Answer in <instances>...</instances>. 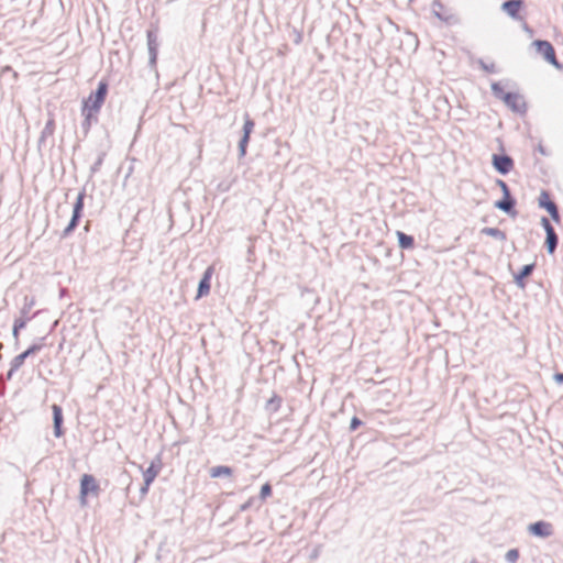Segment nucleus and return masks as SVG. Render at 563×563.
<instances>
[{
    "instance_id": "1",
    "label": "nucleus",
    "mask_w": 563,
    "mask_h": 563,
    "mask_svg": "<svg viewBox=\"0 0 563 563\" xmlns=\"http://www.w3.org/2000/svg\"><path fill=\"white\" fill-rule=\"evenodd\" d=\"M493 95L505 102V104L516 113L523 114L527 112V103L525 98L518 92H505L500 82H493Z\"/></svg>"
},
{
    "instance_id": "2",
    "label": "nucleus",
    "mask_w": 563,
    "mask_h": 563,
    "mask_svg": "<svg viewBox=\"0 0 563 563\" xmlns=\"http://www.w3.org/2000/svg\"><path fill=\"white\" fill-rule=\"evenodd\" d=\"M109 85L106 80L98 82L97 89L92 91L88 98L82 100L81 110L99 115V112L106 101Z\"/></svg>"
},
{
    "instance_id": "3",
    "label": "nucleus",
    "mask_w": 563,
    "mask_h": 563,
    "mask_svg": "<svg viewBox=\"0 0 563 563\" xmlns=\"http://www.w3.org/2000/svg\"><path fill=\"white\" fill-rule=\"evenodd\" d=\"M85 198H86V189L84 188L77 195L76 201L73 206V213L68 225L64 229L62 233V238L69 236L78 227L80 219L82 217V211L85 207Z\"/></svg>"
},
{
    "instance_id": "4",
    "label": "nucleus",
    "mask_w": 563,
    "mask_h": 563,
    "mask_svg": "<svg viewBox=\"0 0 563 563\" xmlns=\"http://www.w3.org/2000/svg\"><path fill=\"white\" fill-rule=\"evenodd\" d=\"M532 45L536 47L538 54L542 55L543 58L554 66L556 69H563V65L558 60L556 53L553 45L547 40H534Z\"/></svg>"
},
{
    "instance_id": "5",
    "label": "nucleus",
    "mask_w": 563,
    "mask_h": 563,
    "mask_svg": "<svg viewBox=\"0 0 563 563\" xmlns=\"http://www.w3.org/2000/svg\"><path fill=\"white\" fill-rule=\"evenodd\" d=\"M255 122L247 112L244 113L243 134L239 142V156L244 157L246 155L247 145L252 132L254 131Z\"/></svg>"
},
{
    "instance_id": "6",
    "label": "nucleus",
    "mask_w": 563,
    "mask_h": 563,
    "mask_svg": "<svg viewBox=\"0 0 563 563\" xmlns=\"http://www.w3.org/2000/svg\"><path fill=\"white\" fill-rule=\"evenodd\" d=\"M492 165L500 175H507L514 169L515 163L507 154H493Z\"/></svg>"
},
{
    "instance_id": "7",
    "label": "nucleus",
    "mask_w": 563,
    "mask_h": 563,
    "mask_svg": "<svg viewBox=\"0 0 563 563\" xmlns=\"http://www.w3.org/2000/svg\"><path fill=\"white\" fill-rule=\"evenodd\" d=\"M528 532L538 538H549L553 536L554 529L551 522L539 520L528 526Z\"/></svg>"
},
{
    "instance_id": "8",
    "label": "nucleus",
    "mask_w": 563,
    "mask_h": 563,
    "mask_svg": "<svg viewBox=\"0 0 563 563\" xmlns=\"http://www.w3.org/2000/svg\"><path fill=\"white\" fill-rule=\"evenodd\" d=\"M99 490V485L97 484L96 478L90 474L82 475L80 479V500L84 505L86 503V497L92 493L97 494Z\"/></svg>"
},
{
    "instance_id": "9",
    "label": "nucleus",
    "mask_w": 563,
    "mask_h": 563,
    "mask_svg": "<svg viewBox=\"0 0 563 563\" xmlns=\"http://www.w3.org/2000/svg\"><path fill=\"white\" fill-rule=\"evenodd\" d=\"M516 203H517V201L511 196V192H510V194L504 195L501 199L497 200L494 203V207L510 217H515V216H517Z\"/></svg>"
},
{
    "instance_id": "10",
    "label": "nucleus",
    "mask_w": 563,
    "mask_h": 563,
    "mask_svg": "<svg viewBox=\"0 0 563 563\" xmlns=\"http://www.w3.org/2000/svg\"><path fill=\"white\" fill-rule=\"evenodd\" d=\"M432 12L434 16H437L440 21H443L448 24H453L457 22V18L448 12L446 8L440 0H434L432 2Z\"/></svg>"
},
{
    "instance_id": "11",
    "label": "nucleus",
    "mask_w": 563,
    "mask_h": 563,
    "mask_svg": "<svg viewBox=\"0 0 563 563\" xmlns=\"http://www.w3.org/2000/svg\"><path fill=\"white\" fill-rule=\"evenodd\" d=\"M56 129V123L53 114H49L48 120L45 123V126L43 128L41 135L37 141V147L41 151L42 147L46 146L47 139L53 137L54 132Z\"/></svg>"
},
{
    "instance_id": "12",
    "label": "nucleus",
    "mask_w": 563,
    "mask_h": 563,
    "mask_svg": "<svg viewBox=\"0 0 563 563\" xmlns=\"http://www.w3.org/2000/svg\"><path fill=\"white\" fill-rule=\"evenodd\" d=\"M212 274H213V267L209 266L205 271V273L198 284L197 298L207 296L210 292Z\"/></svg>"
},
{
    "instance_id": "13",
    "label": "nucleus",
    "mask_w": 563,
    "mask_h": 563,
    "mask_svg": "<svg viewBox=\"0 0 563 563\" xmlns=\"http://www.w3.org/2000/svg\"><path fill=\"white\" fill-rule=\"evenodd\" d=\"M52 411H53V427H54V435L56 438H60L62 435H64V429H63V422H64V417H63V409L60 406L54 404L52 406Z\"/></svg>"
},
{
    "instance_id": "14",
    "label": "nucleus",
    "mask_w": 563,
    "mask_h": 563,
    "mask_svg": "<svg viewBox=\"0 0 563 563\" xmlns=\"http://www.w3.org/2000/svg\"><path fill=\"white\" fill-rule=\"evenodd\" d=\"M523 5L522 0H507L501 3V10L506 12L511 19H521L519 11Z\"/></svg>"
},
{
    "instance_id": "15",
    "label": "nucleus",
    "mask_w": 563,
    "mask_h": 563,
    "mask_svg": "<svg viewBox=\"0 0 563 563\" xmlns=\"http://www.w3.org/2000/svg\"><path fill=\"white\" fill-rule=\"evenodd\" d=\"M162 468V461L161 457L157 456L155 460H153L150 464V466L143 472V478L146 481L147 485H151L156 476L159 474Z\"/></svg>"
},
{
    "instance_id": "16",
    "label": "nucleus",
    "mask_w": 563,
    "mask_h": 563,
    "mask_svg": "<svg viewBox=\"0 0 563 563\" xmlns=\"http://www.w3.org/2000/svg\"><path fill=\"white\" fill-rule=\"evenodd\" d=\"M536 268V263L527 264L521 267V269L514 275V280L516 285L525 289L526 287V279L532 275L533 271Z\"/></svg>"
},
{
    "instance_id": "17",
    "label": "nucleus",
    "mask_w": 563,
    "mask_h": 563,
    "mask_svg": "<svg viewBox=\"0 0 563 563\" xmlns=\"http://www.w3.org/2000/svg\"><path fill=\"white\" fill-rule=\"evenodd\" d=\"M35 306V298L33 296H24L23 306L20 309V317L32 320L38 314V311L31 313L32 308Z\"/></svg>"
},
{
    "instance_id": "18",
    "label": "nucleus",
    "mask_w": 563,
    "mask_h": 563,
    "mask_svg": "<svg viewBox=\"0 0 563 563\" xmlns=\"http://www.w3.org/2000/svg\"><path fill=\"white\" fill-rule=\"evenodd\" d=\"M81 115L84 117V120L81 122V131L84 133V137H86L90 129L93 124L98 123V114L81 110Z\"/></svg>"
},
{
    "instance_id": "19",
    "label": "nucleus",
    "mask_w": 563,
    "mask_h": 563,
    "mask_svg": "<svg viewBox=\"0 0 563 563\" xmlns=\"http://www.w3.org/2000/svg\"><path fill=\"white\" fill-rule=\"evenodd\" d=\"M27 356L24 352L20 353L19 355L14 356L12 361L10 362V368L7 372L5 379L10 380L12 379L14 373L21 368V366L24 364Z\"/></svg>"
},
{
    "instance_id": "20",
    "label": "nucleus",
    "mask_w": 563,
    "mask_h": 563,
    "mask_svg": "<svg viewBox=\"0 0 563 563\" xmlns=\"http://www.w3.org/2000/svg\"><path fill=\"white\" fill-rule=\"evenodd\" d=\"M398 245L402 250H411L415 246V239L412 235L406 234L402 231H397Z\"/></svg>"
},
{
    "instance_id": "21",
    "label": "nucleus",
    "mask_w": 563,
    "mask_h": 563,
    "mask_svg": "<svg viewBox=\"0 0 563 563\" xmlns=\"http://www.w3.org/2000/svg\"><path fill=\"white\" fill-rule=\"evenodd\" d=\"M538 205L541 209H544L547 210L548 212L556 207L558 205L551 199V196L549 194V191L547 190H542L540 196H539V199H538Z\"/></svg>"
},
{
    "instance_id": "22",
    "label": "nucleus",
    "mask_w": 563,
    "mask_h": 563,
    "mask_svg": "<svg viewBox=\"0 0 563 563\" xmlns=\"http://www.w3.org/2000/svg\"><path fill=\"white\" fill-rule=\"evenodd\" d=\"M558 244H559V236L554 231H549L548 233H545V247H547V251L549 254H554L556 247H558Z\"/></svg>"
},
{
    "instance_id": "23",
    "label": "nucleus",
    "mask_w": 563,
    "mask_h": 563,
    "mask_svg": "<svg viewBox=\"0 0 563 563\" xmlns=\"http://www.w3.org/2000/svg\"><path fill=\"white\" fill-rule=\"evenodd\" d=\"M481 233L484 234V235H488V236H492V238H495L499 241H506L507 240V235L504 231H501L500 229L498 228H489V227H485L481 230Z\"/></svg>"
},
{
    "instance_id": "24",
    "label": "nucleus",
    "mask_w": 563,
    "mask_h": 563,
    "mask_svg": "<svg viewBox=\"0 0 563 563\" xmlns=\"http://www.w3.org/2000/svg\"><path fill=\"white\" fill-rule=\"evenodd\" d=\"M232 474L233 470L227 465H218L210 468V476L212 478L221 476H231Z\"/></svg>"
},
{
    "instance_id": "25",
    "label": "nucleus",
    "mask_w": 563,
    "mask_h": 563,
    "mask_svg": "<svg viewBox=\"0 0 563 563\" xmlns=\"http://www.w3.org/2000/svg\"><path fill=\"white\" fill-rule=\"evenodd\" d=\"M282 402H283L282 397L274 394L273 397L267 400L265 408L271 413H275L279 410Z\"/></svg>"
},
{
    "instance_id": "26",
    "label": "nucleus",
    "mask_w": 563,
    "mask_h": 563,
    "mask_svg": "<svg viewBox=\"0 0 563 563\" xmlns=\"http://www.w3.org/2000/svg\"><path fill=\"white\" fill-rule=\"evenodd\" d=\"M146 38H147V47H158V35L157 30L154 27H151L146 31Z\"/></svg>"
},
{
    "instance_id": "27",
    "label": "nucleus",
    "mask_w": 563,
    "mask_h": 563,
    "mask_svg": "<svg viewBox=\"0 0 563 563\" xmlns=\"http://www.w3.org/2000/svg\"><path fill=\"white\" fill-rule=\"evenodd\" d=\"M104 157H106V152H100L97 156V159L95 161V163L91 165L90 167V175H95L96 173H98L103 164V161H104Z\"/></svg>"
},
{
    "instance_id": "28",
    "label": "nucleus",
    "mask_w": 563,
    "mask_h": 563,
    "mask_svg": "<svg viewBox=\"0 0 563 563\" xmlns=\"http://www.w3.org/2000/svg\"><path fill=\"white\" fill-rule=\"evenodd\" d=\"M45 338L40 339V341H43ZM44 344L43 342L33 343L31 346H29L24 353L27 357L35 355L43 349Z\"/></svg>"
},
{
    "instance_id": "29",
    "label": "nucleus",
    "mask_w": 563,
    "mask_h": 563,
    "mask_svg": "<svg viewBox=\"0 0 563 563\" xmlns=\"http://www.w3.org/2000/svg\"><path fill=\"white\" fill-rule=\"evenodd\" d=\"M148 49V65L152 68L156 67L157 63V55H158V47H147Z\"/></svg>"
},
{
    "instance_id": "30",
    "label": "nucleus",
    "mask_w": 563,
    "mask_h": 563,
    "mask_svg": "<svg viewBox=\"0 0 563 563\" xmlns=\"http://www.w3.org/2000/svg\"><path fill=\"white\" fill-rule=\"evenodd\" d=\"M519 550L518 549H510L507 551L505 559L508 563H516L519 559Z\"/></svg>"
},
{
    "instance_id": "31",
    "label": "nucleus",
    "mask_w": 563,
    "mask_h": 563,
    "mask_svg": "<svg viewBox=\"0 0 563 563\" xmlns=\"http://www.w3.org/2000/svg\"><path fill=\"white\" fill-rule=\"evenodd\" d=\"M478 64L483 70L489 74H496L498 71L496 65L494 63L486 64L483 59L478 60Z\"/></svg>"
},
{
    "instance_id": "32",
    "label": "nucleus",
    "mask_w": 563,
    "mask_h": 563,
    "mask_svg": "<svg viewBox=\"0 0 563 563\" xmlns=\"http://www.w3.org/2000/svg\"><path fill=\"white\" fill-rule=\"evenodd\" d=\"M272 492H273L272 485L269 483H265L261 487L260 498L262 500H265L267 497H269L272 495Z\"/></svg>"
},
{
    "instance_id": "33",
    "label": "nucleus",
    "mask_w": 563,
    "mask_h": 563,
    "mask_svg": "<svg viewBox=\"0 0 563 563\" xmlns=\"http://www.w3.org/2000/svg\"><path fill=\"white\" fill-rule=\"evenodd\" d=\"M29 321H30L29 319L18 317V318L14 319L13 328H15V330H20L21 331V330H23L26 327Z\"/></svg>"
},
{
    "instance_id": "34",
    "label": "nucleus",
    "mask_w": 563,
    "mask_h": 563,
    "mask_svg": "<svg viewBox=\"0 0 563 563\" xmlns=\"http://www.w3.org/2000/svg\"><path fill=\"white\" fill-rule=\"evenodd\" d=\"M496 185L500 188L503 196L511 192L509 186L503 179H496Z\"/></svg>"
},
{
    "instance_id": "35",
    "label": "nucleus",
    "mask_w": 563,
    "mask_h": 563,
    "mask_svg": "<svg viewBox=\"0 0 563 563\" xmlns=\"http://www.w3.org/2000/svg\"><path fill=\"white\" fill-rule=\"evenodd\" d=\"M363 424V421L357 418L356 416H354L352 419H351V422H350V431H355L358 429V427H361Z\"/></svg>"
},
{
    "instance_id": "36",
    "label": "nucleus",
    "mask_w": 563,
    "mask_h": 563,
    "mask_svg": "<svg viewBox=\"0 0 563 563\" xmlns=\"http://www.w3.org/2000/svg\"><path fill=\"white\" fill-rule=\"evenodd\" d=\"M549 214L550 217L552 218V220L556 223H560L561 221V217H560V212H559V207H554L552 208L550 211H549Z\"/></svg>"
},
{
    "instance_id": "37",
    "label": "nucleus",
    "mask_w": 563,
    "mask_h": 563,
    "mask_svg": "<svg viewBox=\"0 0 563 563\" xmlns=\"http://www.w3.org/2000/svg\"><path fill=\"white\" fill-rule=\"evenodd\" d=\"M541 225L543 227L545 233H548L549 231H554L553 225L551 224L547 217L541 218Z\"/></svg>"
},
{
    "instance_id": "38",
    "label": "nucleus",
    "mask_w": 563,
    "mask_h": 563,
    "mask_svg": "<svg viewBox=\"0 0 563 563\" xmlns=\"http://www.w3.org/2000/svg\"><path fill=\"white\" fill-rule=\"evenodd\" d=\"M12 74V77L14 79L18 78V73L13 70V68L11 66H4L1 68V71H0V75L3 77L5 74Z\"/></svg>"
},
{
    "instance_id": "39",
    "label": "nucleus",
    "mask_w": 563,
    "mask_h": 563,
    "mask_svg": "<svg viewBox=\"0 0 563 563\" xmlns=\"http://www.w3.org/2000/svg\"><path fill=\"white\" fill-rule=\"evenodd\" d=\"M20 330H15V328L12 327V336L14 339V345L18 346L20 343Z\"/></svg>"
},
{
    "instance_id": "40",
    "label": "nucleus",
    "mask_w": 563,
    "mask_h": 563,
    "mask_svg": "<svg viewBox=\"0 0 563 563\" xmlns=\"http://www.w3.org/2000/svg\"><path fill=\"white\" fill-rule=\"evenodd\" d=\"M151 485L146 484V481H144L142 487L140 488L141 496H145L148 493Z\"/></svg>"
},
{
    "instance_id": "41",
    "label": "nucleus",
    "mask_w": 563,
    "mask_h": 563,
    "mask_svg": "<svg viewBox=\"0 0 563 563\" xmlns=\"http://www.w3.org/2000/svg\"><path fill=\"white\" fill-rule=\"evenodd\" d=\"M553 377H554V380L558 384H562L563 383V373H555Z\"/></svg>"
},
{
    "instance_id": "42",
    "label": "nucleus",
    "mask_w": 563,
    "mask_h": 563,
    "mask_svg": "<svg viewBox=\"0 0 563 563\" xmlns=\"http://www.w3.org/2000/svg\"><path fill=\"white\" fill-rule=\"evenodd\" d=\"M538 151H539V153H541L542 155H548V153H547V151H545V148H544V146H543L542 144H539V146H538Z\"/></svg>"
},
{
    "instance_id": "43",
    "label": "nucleus",
    "mask_w": 563,
    "mask_h": 563,
    "mask_svg": "<svg viewBox=\"0 0 563 563\" xmlns=\"http://www.w3.org/2000/svg\"><path fill=\"white\" fill-rule=\"evenodd\" d=\"M0 395L3 396L4 395V387H1L0 388Z\"/></svg>"
},
{
    "instance_id": "44",
    "label": "nucleus",
    "mask_w": 563,
    "mask_h": 563,
    "mask_svg": "<svg viewBox=\"0 0 563 563\" xmlns=\"http://www.w3.org/2000/svg\"><path fill=\"white\" fill-rule=\"evenodd\" d=\"M312 558H317L318 556V552L314 551L313 554L311 555Z\"/></svg>"
},
{
    "instance_id": "45",
    "label": "nucleus",
    "mask_w": 563,
    "mask_h": 563,
    "mask_svg": "<svg viewBox=\"0 0 563 563\" xmlns=\"http://www.w3.org/2000/svg\"><path fill=\"white\" fill-rule=\"evenodd\" d=\"M2 347H3V344H2V343H0V350H1Z\"/></svg>"
}]
</instances>
